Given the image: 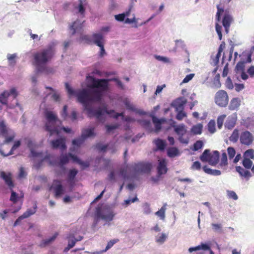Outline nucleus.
<instances>
[{"label":"nucleus","instance_id":"f257e3e1","mask_svg":"<svg viewBox=\"0 0 254 254\" xmlns=\"http://www.w3.org/2000/svg\"><path fill=\"white\" fill-rule=\"evenodd\" d=\"M86 80L88 83L87 87L89 88L83 89L76 94L77 100L84 107L85 110L87 111L89 117H95L99 120L104 113L111 114L115 113L114 110H108L106 106L103 108H99L94 110L90 104L91 102H100L102 97V91H106L109 88V81H114L116 82L117 86L121 89H124V86L121 80L117 78L111 79H96L92 76H87Z\"/></svg>","mask_w":254,"mask_h":254},{"label":"nucleus","instance_id":"f03ea898","mask_svg":"<svg viewBox=\"0 0 254 254\" xmlns=\"http://www.w3.org/2000/svg\"><path fill=\"white\" fill-rule=\"evenodd\" d=\"M53 55L54 52L51 47L35 52L32 55V64L38 71H43L46 64L51 60Z\"/></svg>","mask_w":254,"mask_h":254},{"label":"nucleus","instance_id":"7ed1b4c3","mask_svg":"<svg viewBox=\"0 0 254 254\" xmlns=\"http://www.w3.org/2000/svg\"><path fill=\"white\" fill-rule=\"evenodd\" d=\"M116 215V212L113 207H95L93 225L95 227L99 221L102 220L104 222V225L109 226Z\"/></svg>","mask_w":254,"mask_h":254},{"label":"nucleus","instance_id":"20e7f679","mask_svg":"<svg viewBox=\"0 0 254 254\" xmlns=\"http://www.w3.org/2000/svg\"><path fill=\"white\" fill-rule=\"evenodd\" d=\"M217 12L216 15V20L217 22H220L221 16L224 14L222 19V24L225 28L226 33H228L230 25L233 21V17L229 13V10H224L223 8L220 7V4L217 5Z\"/></svg>","mask_w":254,"mask_h":254},{"label":"nucleus","instance_id":"39448f33","mask_svg":"<svg viewBox=\"0 0 254 254\" xmlns=\"http://www.w3.org/2000/svg\"><path fill=\"white\" fill-rule=\"evenodd\" d=\"M229 97L227 93L220 90L216 92L215 96V102L220 107H225L228 103Z\"/></svg>","mask_w":254,"mask_h":254},{"label":"nucleus","instance_id":"423d86ee","mask_svg":"<svg viewBox=\"0 0 254 254\" xmlns=\"http://www.w3.org/2000/svg\"><path fill=\"white\" fill-rule=\"evenodd\" d=\"M50 190L53 191L56 197H60L64 193V189L60 180H55L50 188Z\"/></svg>","mask_w":254,"mask_h":254},{"label":"nucleus","instance_id":"0eeeda50","mask_svg":"<svg viewBox=\"0 0 254 254\" xmlns=\"http://www.w3.org/2000/svg\"><path fill=\"white\" fill-rule=\"evenodd\" d=\"M254 141L253 134L249 131L246 130L241 132L240 135V143L246 146L251 145Z\"/></svg>","mask_w":254,"mask_h":254},{"label":"nucleus","instance_id":"6e6552de","mask_svg":"<svg viewBox=\"0 0 254 254\" xmlns=\"http://www.w3.org/2000/svg\"><path fill=\"white\" fill-rule=\"evenodd\" d=\"M152 168V165L149 163L140 162L135 164L133 167L134 170L137 173H149Z\"/></svg>","mask_w":254,"mask_h":254},{"label":"nucleus","instance_id":"1a4fd4ad","mask_svg":"<svg viewBox=\"0 0 254 254\" xmlns=\"http://www.w3.org/2000/svg\"><path fill=\"white\" fill-rule=\"evenodd\" d=\"M58 122L61 123L60 120L59 121H51L49 124H48V122H46L45 130L49 132L50 136L55 133L59 134L60 133L59 127L57 125Z\"/></svg>","mask_w":254,"mask_h":254},{"label":"nucleus","instance_id":"9d476101","mask_svg":"<svg viewBox=\"0 0 254 254\" xmlns=\"http://www.w3.org/2000/svg\"><path fill=\"white\" fill-rule=\"evenodd\" d=\"M174 130L175 132L179 135V140L183 143H188V140H184L183 139V135L187 132V130L185 128V126L183 124L179 126H174Z\"/></svg>","mask_w":254,"mask_h":254},{"label":"nucleus","instance_id":"9b49d317","mask_svg":"<svg viewBox=\"0 0 254 254\" xmlns=\"http://www.w3.org/2000/svg\"><path fill=\"white\" fill-rule=\"evenodd\" d=\"M203 250L206 251L208 254H214V253L211 250L209 246L207 244L201 243L200 245L194 247L190 248L189 249V252L192 253L194 251H199Z\"/></svg>","mask_w":254,"mask_h":254},{"label":"nucleus","instance_id":"f8f14e48","mask_svg":"<svg viewBox=\"0 0 254 254\" xmlns=\"http://www.w3.org/2000/svg\"><path fill=\"white\" fill-rule=\"evenodd\" d=\"M36 207H31L30 208L27 209V210L24 212L22 215L19 216L16 220L15 221L14 223V226H16L20 224L21 221L24 219L26 218L31 215L34 214L36 212Z\"/></svg>","mask_w":254,"mask_h":254},{"label":"nucleus","instance_id":"ddd939ff","mask_svg":"<svg viewBox=\"0 0 254 254\" xmlns=\"http://www.w3.org/2000/svg\"><path fill=\"white\" fill-rule=\"evenodd\" d=\"M68 239V245L70 248H72L74 246L76 242L80 241L83 239V237L78 236V237L75 236V232L72 231H71L67 237Z\"/></svg>","mask_w":254,"mask_h":254},{"label":"nucleus","instance_id":"4468645a","mask_svg":"<svg viewBox=\"0 0 254 254\" xmlns=\"http://www.w3.org/2000/svg\"><path fill=\"white\" fill-rule=\"evenodd\" d=\"M8 91H4L2 93L0 94V103L2 105H6L7 107L9 108H14L15 106H19L20 105L18 103L17 101L16 102V105H8L7 104V99L8 97Z\"/></svg>","mask_w":254,"mask_h":254},{"label":"nucleus","instance_id":"2eb2a0df","mask_svg":"<svg viewBox=\"0 0 254 254\" xmlns=\"http://www.w3.org/2000/svg\"><path fill=\"white\" fill-rule=\"evenodd\" d=\"M52 146L54 149L60 148L62 150L66 149V145L64 138H59L53 140L51 142Z\"/></svg>","mask_w":254,"mask_h":254},{"label":"nucleus","instance_id":"dca6fc26","mask_svg":"<svg viewBox=\"0 0 254 254\" xmlns=\"http://www.w3.org/2000/svg\"><path fill=\"white\" fill-rule=\"evenodd\" d=\"M167 161L165 159H162L159 160L158 165L157 168L158 175L160 176L165 174L168 171L167 167Z\"/></svg>","mask_w":254,"mask_h":254},{"label":"nucleus","instance_id":"f3484780","mask_svg":"<svg viewBox=\"0 0 254 254\" xmlns=\"http://www.w3.org/2000/svg\"><path fill=\"white\" fill-rule=\"evenodd\" d=\"M0 177L4 181L5 183L9 188L12 189L13 188L14 184L12 181V176L10 173H6L4 171H1L0 173Z\"/></svg>","mask_w":254,"mask_h":254},{"label":"nucleus","instance_id":"a211bd4d","mask_svg":"<svg viewBox=\"0 0 254 254\" xmlns=\"http://www.w3.org/2000/svg\"><path fill=\"white\" fill-rule=\"evenodd\" d=\"M25 139L26 141V144H27V146L30 149L32 156L33 157H42V152H37L33 150L34 144L32 140L29 138H25Z\"/></svg>","mask_w":254,"mask_h":254},{"label":"nucleus","instance_id":"6ab92c4d","mask_svg":"<svg viewBox=\"0 0 254 254\" xmlns=\"http://www.w3.org/2000/svg\"><path fill=\"white\" fill-rule=\"evenodd\" d=\"M44 116L46 122H48V124L51 121H59L57 115L52 111L46 110L44 112Z\"/></svg>","mask_w":254,"mask_h":254},{"label":"nucleus","instance_id":"aec40b11","mask_svg":"<svg viewBox=\"0 0 254 254\" xmlns=\"http://www.w3.org/2000/svg\"><path fill=\"white\" fill-rule=\"evenodd\" d=\"M219 160V153L218 151H214L211 154L208 159V163L212 166H215Z\"/></svg>","mask_w":254,"mask_h":254},{"label":"nucleus","instance_id":"412c9836","mask_svg":"<svg viewBox=\"0 0 254 254\" xmlns=\"http://www.w3.org/2000/svg\"><path fill=\"white\" fill-rule=\"evenodd\" d=\"M241 105V100L238 97H235L231 99L229 105V109L230 110H238Z\"/></svg>","mask_w":254,"mask_h":254},{"label":"nucleus","instance_id":"4be33fe9","mask_svg":"<svg viewBox=\"0 0 254 254\" xmlns=\"http://www.w3.org/2000/svg\"><path fill=\"white\" fill-rule=\"evenodd\" d=\"M79 3L77 6H75L74 8L77 10V13H79L82 17L85 16L86 1L83 0H78Z\"/></svg>","mask_w":254,"mask_h":254},{"label":"nucleus","instance_id":"5701e85b","mask_svg":"<svg viewBox=\"0 0 254 254\" xmlns=\"http://www.w3.org/2000/svg\"><path fill=\"white\" fill-rule=\"evenodd\" d=\"M104 40L103 36L101 33H94L92 35L93 43L97 46H101L103 44Z\"/></svg>","mask_w":254,"mask_h":254},{"label":"nucleus","instance_id":"b1692460","mask_svg":"<svg viewBox=\"0 0 254 254\" xmlns=\"http://www.w3.org/2000/svg\"><path fill=\"white\" fill-rule=\"evenodd\" d=\"M82 28V23H79L77 20L74 21L70 27V29L72 31V35H74L76 32L81 31Z\"/></svg>","mask_w":254,"mask_h":254},{"label":"nucleus","instance_id":"393cba45","mask_svg":"<svg viewBox=\"0 0 254 254\" xmlns=\"http://www.w3.org/2000/svg\"><path fill=\"white\" fill-rule=\"evenodd\" d=\"M236 170L242 177L246 178L247 180L251 177L250 172L248 170H245L241 166L236 167Z\"/></svg>","mask_w":254,"mask_h":254},{"label":"nucleus","instance_id":"a878e982","mask_svg":"<svg viewBox=\"0 0 254 254\" xmlns=\"http://www.w3.org/2000/svg\"><path fill=\"white\" fill-rule=\"evenodd\" d=\"M85 140L81 136L73 139L72 141V144L73 146V147L70 148V151L74 152L75 150L74 148L75 147H77V148L79 147L84 143Z\"/></svg>","mask_w":254,"mask_h":254},{"label":"nucleus","instance_id":"bb28decb","mask_svg":"<svg viewBox=\"0 0 254 254\" xmlns=\"http://www.w3.org/2000/svg\"><path fill=\"white\" fill-rule=\"evenodd\" d=\"M69 156L71 157V159L73 162H76L84 168H87L89 166L88 162L81 161L76 156L73 155L72 153H69Z\"/></svg>","mask_w":254,"mask_h":254},{"label":"nucleus","instance_id":"cd10ccee","mask_svg":"<svg viewBox=\"0 0 254 254\" xmlns=\"http://www.w3.org/2000/svg\"><path fill=\"white\" fill-rule=\"evenodd\" d=\"M236 119L232 117H228L225 123V127L228 129H232L235 126Z\"/></svg>","mask_w":254,"mask_h":254},{"label":"nucleus","instance_id":"c85d7f7f","mask_svg":"<svg viewBox=\"0 0 254 254\" xmlns=\"http://www.w3.org/2000/svg\"><path fill=\"white\" fill-rule=\"evenodd\" d=\"M94 130V128L83 129L81 136L85 140L88 137L95 135Z\"/></svg>","mask_w":254,"mask_h":254},{"label":"nucleus","instance_id":"c756f323","mask_svg":"<svg viewBox=\"0 0 254 254\" xmlns=\"http://www.w3.org/2000/svg\"><path fill=\"white\" fill-rule=\"evenodd\" d=\"M165 120L163 119H158L155 116L152 117V122L155 127V131L158 132L161 128V124L164 122Z\"/></svg>","mask_w":254,"mask_h":254},{"label":"nucleus","instance_id":"7c9ffc66","mask_svg":"<svg viewBox=\"0 0 254 254\" xmlns=\"http://www.w3.org/2000/svg\"><path fill=\"white\" fill-rule=\"evenodd\" d=\"M69 158L71 157L69 156V153L68 154L65 155H61L60 156V162L59 163V165L60 168L64 170L65 167H64V165L67 164L69 162Z\"/></svg>","mask_w":254,"mask_h":254},{"label":"nucleus","instance_id":"2f4dec72","mask_svg":"<svg viewBox=\"0 0 254 254\" xmlns=\"http://www.w3.org/2000/svg\"><path fill=\"white\" fill-rule=\"evenodd\" d=\"M8 134V128L6 127L4 121H0V136L6 137Z\"/></svg>","mask_w":254,"mask_h":254},{"label":"nucleus","instance_id":"473e14b6","mask_svg":"<svg viewBox=\"0 0 254 254\" xmlns=\"http://www.w3.org/2000/svg\"><path fill=\"white\" fill-rule=\"evenodd\" d=\"M118 241H119L118 239H113V240L110 241L108 243L105 250L101 251L95 252L93 253V254H101L104 252H106L108 250H109L110 248H111L114 246V245L115 244H116V243H117Z\"/></svg>","mask_w":254,"mask_h":254},{"label":"nucleus","instance_id":"72a5a7b5","mask_svg":"<svg viewBox=\"0 0 254 254\" xmlns=\"http://www.w3.org/2000/svg\"><path fill=\"white\" fill-rule=\"evenodd\" d=\"M58 234L57 233L55 234L52 237H50L49 238L43 240L40 244V246L41 247H45L50 244L51 243L53 242L57 237Z\"/></svg>","mask_w":254,"mask_h":254},{"label":"nucleus","instance_id":"f704fd0d","mask_svg":"<svg viewBox=\"0 0 254 254\" xmlns=\"http://www.w3.org/2000/svg\"><path fill=\"white\" fill-rule=\"evenodd\" d=\"M20 141L17 140L14 142L13 145L12 146V148H11L10 150L8 153L5 154L1 150H0V153L3 156H7L9 155H11L13 154V151L14 150H15L17 148H18L20 145Z\"/></svg>","mask_w":254,"mask_h":254},{"label":"nucleus","instance_id":"c9c22d12","mask_svg":"<svg viewBox=\"0 0 254 254\" xmlns=\"http://www.w3.org/2000/svg\"><path fill=\"white\" fill-rule=\"evenodd\" d=\"M203 170L205 172V173L214 175V176H219L221 175V171L218 170H212L210 168H209L207 167V166H204L203 167Z\"/></svg>","mask_w":254,"mask_h":254},{"label":"nucleus","instance_id":"e433bc0d","mask_svg":"<svg viewBox=\"0 0 254 254\" xmlns=\"http://www.w3.org/2000/svg\"><path fill=\"white\" fill-rule=\"evenodd\" d=\"M157 149L160 150H163L166 146V142L164 140L158 138L154 140Z\"/></svg>","mask_w":254,"mask_h":254},{"label":"nucleus","instance_id":"4c0bfd02","mask_svg":"<svg viewBox=\"0 0 254 254\" xmlns=\"http://www.w3.org/2000/svg\"><path fill=\"white\" fill-rule=\"evenodd\" d=\"M179 155V150L176 147H170L167 150V155L171 158Z\"/></svg>","mask_w":254,"mask_h":254},{"label":"nucleus","instance_id":"58836bf2","mask_svg":"<svg viewBox=\"0 0 254 254\" xmlns=\"http://www.w3.org/2000/svg\"><path fill=\"white\" fill-rule=\"evenodd\" d=\"M213 231L217 233L221 234L223 232V226L220 223H212L211 224Z\"/></svg>","mask_w":254,"mask_h":254},{"label":"nucleus","instance_id":"ea45409f","mask_svg":"<svg viewBox=\"0 0 254 254\" xmlns=\"http://www.w3.org/2000/svg\"><path fill=\"white\" fill-rule=\"evenodd\" d=\"M239 130L237 128L235 129L231 135L229 137V140L233 142H236L240 138Z\"/></svg>","mask_w":254,"mask_h":254},{"label":"nucleus","instance_id":"a19ab883","mask_svg":"<svg viewBox=\"0 0 254 254\" xmlns=\"http://www.w3.org/2000/svg\"><path fill=\"white\" fill-rule=\"evenodd\" d=\"M17 57V54H8L7 55V59L8 61L9 65L10 66H14L16 63V61L15 60V59Z\"/></svg>","mask_w":254,"mask_h":254},{"label":"nucleus","instance_id":"79ce46f5","mask_svg":"<svg viewBox=\"0 0 254 254\" xmlns=\"http://www.w3.org/2000/svg\"><path fill=\"white\" fill-rule=\"evenodd\" d=\"M211 153H210V150L205 149L202 154L200 156V159L203 162H207L209 159V156Z\"/></svg>","mask_w":254,"mask_h":254},{"label":"nucleus","instance_id":"37998d69","mask_svg":"<svg viewBox=\"0 0 254 254\" xmlns=\"http://www.w3.org/2000/svg\"><path fill=\"white\" fill-rule=\"evenodd\" d=\"M215 121L214 120H211L209 122L208 124V129L210 133H213L215 132Z\"/></svg>","mask_w":254,"mask_h":254},{"label":"nucleus","instance_id":"c03bdc74","mask_svg":"<svg viewBox=\"0 0 254 254\" xmlns=\"http://www.w3.org/2000/svg\"><path fill=\"white\" fill-rule=\"evenodd\" d=\"M202 126L198 124L192 127L191 128L192 132L195 134H200L202 132Z\"/></svg>","mask_w":254,"mask_h":254},{"label":"nucleus","instance_id":"a18cd8bd","mask_svg":"<svg viewBox=\"0 0 254 254\" xmlns=\"http://www.w3.org/2000/svg\"><path fill=\"white\" fill-rule=\"evenodd\" d=\"M186 103V101H183L182 99L177 100L175 104L176 110H183L184 106Z\"/></svg>","mask_w":254,"mask_h":254},{"label":"nucleus","instance_id":"49530a36","mask_svg":"<svg viewBox=\"0 0 254 254\" xmlns=\"http://www.w3.org/2000/svg\"><path fill=\"white\" fill-rule=\"evenodd\" d=\"M78 171L75 169H72L69 170L68 174V179L69 181H73L76 175L77 174Z\"/></svg>","mask_w":254,"mask_h":254},{"label":"nucleus","instance_id":"de8ad7c7","mask_svg":"<svg viewBox=\"0 0 254 254\" xmlns=\"http://www.w3.org/2000/svg\"><path fill=\"white\" fill-rule=\"evenodd\" d=\"M244 155V157L246 158L254 160V150L253 149H249L246 150L245 152Z\"/></svg>","mask_w":254,"mask_h":254},{"label":"nucleus","instance_id":"09e8293b","mask_svg":"<svg viewBox=\"0 0 254 254\" xmlns=\"http://www.w3.org/2000/svg\"><path fill=\"white\" fill-rule=\"evenodd\" d=\"M226 117V115H222L219 116L217 119V127L219 129H221L223 126L224 119Z\"/></svg>","mask_w":254,"mask_h":254},{"label":"nucleus","instance_id":"8fccbe9b","mask_svg":"<svg viewBox=\"0 0 254 254\" xmlns=\"http://www.w3.org/2000/svg\"><path fill=\"white\" fill-rule=\"evenodd\" d=\"M167 235L164 233H162L156 237V241L158 243L162 244L165 241Z\"/></svg>","mask_w":254,"mask_h":254},{"label":"nucleus","instance_id":"3c124183","mask_svg":"<svg viewBox=\"0 0 254 254\" xmlns=\"http://www.w3.org/2000/svg\"><path fill=\"white\" fill-rule=\"evenodd\" d=\"M243 165L247 169H250L253 165V162L249 158L244 157L243 160Z\"/></svg>","mask_w":254,"mask_h":254},{"label":"nucleus","instance_id":"603ef678","mask_svg":"<svg viewBox=\"0 0 254 254\" xmlns=\"http://www.w3.org/2000/svg\"><path fill=\"white\" fill-rule=\"evenodd\" d=\"M95 148L100 152H105L107 149L108 145H103L101 143H97Z\"/></svg>","mask_w":254,"mask_h":254},{"label":"nucleus","instance_id":"864d4df0","mask_svg":"<svg viewBox=\"0 0 254 254\" xmlns=\"http://www.w3.org/2000/svg\"><path fill=\"white\" fill-rule=\"evenodd\" d=\"M80 40L81 41H84L86 43L88 44H91L93 43L92 37H91L89 35H82L80 37Z\"/></svg>","mask_w":254,"mask_h":254},{"label":"nucleus","instance_id":"5fc2aeb1","mask_svg":"<svg viewBox=\"0 0 254 254\" xmlns=\"http://www.w3.org/2000/svg\"><path fill=\"white\" fill-rule=\"evenodd\" d=\"M178 113L176 115V119L179 121H181L185 117H187V114L183 110L177 111Z\"/></svg>","mask_w":254,"mask_h":254},{"label":"nucleus","instance_id":"6e6d98bb","mask_svg":"<svg viewBox=\"0 0 254 254\" xmlns=\"http://www.w3.org/2000/svg\"><path fill=\"white\" fill-rule=\"evenodd\" d=\"M225 85L226 87L228 89L232 90L234 88L233 82L230 77H227Z\"/></svg>","mask_w":254,"mask_h":254},{"label":"nucleus","instance_id":"4d7b16f0","mask_svg":"<svg viewBox=\"0 0 254 254\" xmlns=\"http://www.w3.org/2000/svg\"><path fill=\"white\" fill-rule=\"evenodd\" d=\"M165 207H161V208L155 213V214L159 217L161 219L164 220L165 218Z\"/></svg>","mask_w":254,"mask_h":254},{"label":"nucleus","instance_id":"13d9d810","mask_svg":"<svg viewBox=\"0 0 254 254\" xmlns=\"http://www.w3.org/2000/svg\"><path fill=\"white\" fill-rule=\"evenodd\" d=\"M215 29L216 32L218 34L219 39L220 40H221L222 38V26L220 25L218 23H216L215 25Z\"/></svg>","mask_w":254,"mask_h":254},{"label":"nucleus","instance_id":"bf43d9fd","mask_svg":"<svg viewBox=\"0 0 254 254\" xmlns=\"http://www.w3.org/2000/svg\"><path fill=\"white\" fill-rule=\"evenodd\" d=\"M227 194L228 195V197L229 198L233 199L234 200H237L238 199V196L236 192L232 190H227Z\"/></svg>","mask_w":254,"mask_h":254},{"label":"nucleus","instance_id":"052dcab7","mask_svg":"<svg viewBox=\"0 0 254 254\" xmlns=\"http://www.w3.org/2000/svg\"><path fill=\"white\" fill-rule=\"evenodd\" d=\"M227 164V154L225 152H224L222 153L221 158V162H220V165L225 166Z\"/></svg>","mask_w":254,"mask_h":254},{"label":"nucleus","instance_id":"680f3d73","mask_svg":"<svg viewBox=\"0 0 254 254\" xmlns=\"http://www.w3.org/2000/svg\"><path fill=\"white\" fill-rule=\"evenodd\" d=\"M203 146V142L201 140L196 141L193 144V150L197 151L202 148Z\"/></svg>","mask_w":254,"mask_h":254},{"label":"nucleus","instance_id":"e2e57ef3","mask_svg":"<svg viewBox=\"0 0 254 254\" xmlns=\"http://www.w3.org/2000/svg\"><path fill=\"white\" fill-rule=\"evenodd\" d=\"M228 154L230 159H232L236 154L235 149L232 147H229L227 149Z\"/></svg>","mask_w":254,"mask_h":254},{"label":"nucleus","instance_id":"0e129e2a","mask_svg":"<svg viewBox=\"0 0 254 254\" xmlns=\"http://www.w3.org/2000/svg\"><path fill=\"white\" fill-rule=\"evenodd\" d=\"M61 115L64 120H66L67 117V106L64 105L63 110L61 112Z\"/></svg>","mask_w":254,"mask_h":254},{"label":"nucleus","instance_id":"69168bd1","mask_svg":"<svg viewBox=\"0 0 254 254\" xmlns=\"http://www.w3.org/2000/svg\"><path fill=\"white\" fill-rule=\"evenodd\" d=\"M106 131L107 133H110L112 130L118 128L119 125L116 124L114 125H106Z\"/></svg>","mask_w":254,"mask_h":254},{"label":"nucleus","instance_id":"338daca9","mask_svg":"<svg viewBox=\"0 0 254 254\" xmlns=\"http://www.w3.org/2000/svg\"><path fill=\"white\" fill-rule=\"evenodd\" d=\"M65 86L69 96H72L75 94L74 90L71 88L67 83H65Z\"/></svg>","mask_w":254,"mask_h":254},{"label":"nucleus","instance_id":"774afa93","mask_svg":"<svg viewBox=\"0 0 254 254\" xmlns=\"http://www.w3.org/2000/svg\"><path fill=\"white\" fill-rule=\"evenodd\" d=\"M191 169L192 170H199L201 169V164L199 161H195L191 165Z\"/></svg>","mask_w":254,"mask_h":254}]
</instances>
